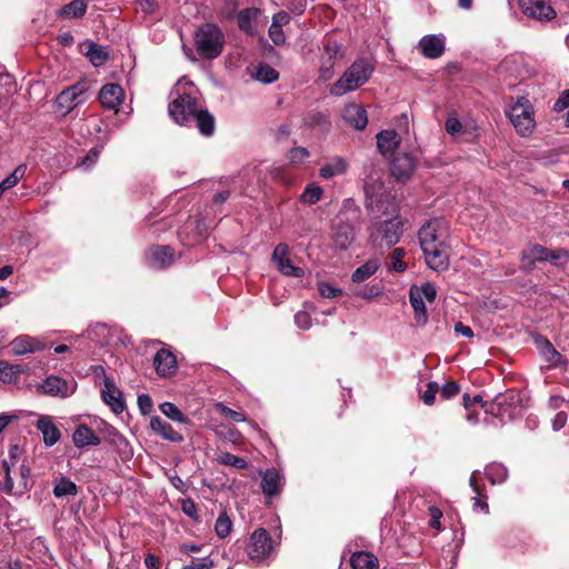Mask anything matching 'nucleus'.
I'll return each mask as SVG.
<instances>
[{
  "instance_id": "nucleus-1",
  "label": "nucleus",
  "mask_w": 569,
  "mask_h": 569,
  "mask_svg": "<svg viewBox=\"0 0 569 569\" xmlns=\"http://www.w3.org/2000/svg\"><path fill=\"white\" fill-rule=\"evenodd\" d=\"M192 84L178 81L174 88L177 97L169 104V114L180 126H194L201 134L211 136L214 131V119L197 103Z\"/></svg>"
},
{
  "instance_id": "nucleus-2",
  "label": "nucleus",
  "mask_w": 569,
  "mask_h": 569,
  "mask_svg": "<svg viewBox=\"0 0 569 569\" xmlns=\"http://www.w3.org/2000/svg\"><path fill=\"white\" fill-rule=\"evenodd\" d=\"M419 242L426 262L435 271L449 267V227L442 218L427 221L419 230Z\"/></svg>"
},
{
  "instance_id": "nucleus-3",
  "label": "nucleus",
  "mask_w": 569,
  "mask_h": 569,
  "mask_svg": "<svg viewBox=\"0 0 569 569\" xmlns=\"http://www.w3.org/2000/svg\"><path fill=\"white\" fill-rule=\"evenodd\" d=\"M376 207L381 216L376 217L369 228V241L376 248L389 249L399 242L403 232L402 222L398 217L399 208L391 196L378 200Z\"/></svg>"
},
{
  "instance_id": "nucleus-4",
  "label": "nucleus",
  "mask_w": 569,
  "mask_h": 569,
  "mask_svg": "<svg viewBox=\"0 0 569 569\" xmlns=\"http://www.w3.org/2000/svg\"><path fill=\"white\" fill-rule=\"evenodd\" d=\"M373 72V64L367 59L356 60L330 87L331 96L341 97L365 84Z\"/></svg>"
},
{
  "instance_id": "nucleus-5",
  "label": "nucleus",
  "mask_w": 569,
  "mask_h": 569,
  "mask_svg": "<svg viewBox=\"0 0 569 569\" xmlns=\"http://www.w3.org/2000/svg\"><path fill=\"white\" fill-rule=\"evenodd\" d=\"M193 41L199 57L212 60L222 52L224 34L217 24L207 22L197 28Z\"/></svg>"
},
{
  "instance_id": "nucleus-6",
  "label": "nucleus",
  "mask_w": 569,
  "mask_h": 569,
  "mask_svg": "<svg viewBox=\"0 0 569 569\" xmlns=\"http://www.w3.org/2000/svg\"><path fill=\"white\" fill-rule=\"evenodd\" d=\"M506 116L516 132L523 138L530 137L536 129L535 109L526 97H518L506 110Z\"/></svg>"
},
{
  "instance_id": "nucleus-7",
  "label": "nucleus",
  "mask_w": 569,
  "mask_h": 569,
  "mask_svg": "<svg viewBox=\"0 0 569 569\" xmlns=\"http://www.w3.org/2000/svg\"><path fill=\"white\" fill-rule=\"evenodd\" d=\"M436 287L429 282L423 283L422 286H412L410 288L409 299L418 325L423 326L428 320L425 300L432 302L436 299Z\"/></svg>"
},
{
  "instance_id": "nucleus-8",
  "label": "nucleus",
  "mask_w": 569,
  "mask_h": 569,
  "mask_svg": "<svg viewBox=\"0 0 569 569\" xmlns=\"http://www.w3.org/2000/svg\"><path fill=\"white\" fill-rule=\"evenodd\" d=\"M87 91L88 87L83 82H78L62 90L56 99L57 110L61 114L67 116L78 104L83 103L87 100Z\"/></svg>"
},
{
  "instance_id": "nucleus-9",
  "label": "nucleus",
  "mask_w": 569,
  "mask_h": 569,
  "mask_svg": "<svg viewBox=\"0 0 569 569\" xmlns=\"http://www.w3.org/2000/svg\"><path fill=\"white\" fill-rule=\"evenodd\" d=\"M273 549L274 543L269 532L263 528H259L250 536L247 555L251 560L262 561L271 555Z\"/></svg>"
},
{
  "instance_id": "nucleus-10",
  "label": "nucleus",
  "mask_w": 569,
  "mask_h": 569,
  "mask_svg": "<svg viewBox=\"0 0 569 569\" xmlns=\"http://www.w3.org/2000/svg\"><path fill=\"white\" fill-rule=\"evenodd\" d=\"M342 47L336 40H327L320 56L319 79L328 81L333 77V69L337 60L342 59Z\"/></svg>"
},
{
  "instance_id": "nucleus-11",
  "label": "nucleus",
  "mask_w": 569,
  "mask_h": 569,
  "mask_svg": "<svg viewBox=\"0 0 569 569\" xmlns=\"http://www.w3.org/2000/svg\"><path fill=\"white\" fill-rule=\"evenodd\" d=\"M94 373L103 376V388L101 389V397L106 405H108L114 413H121L124 408V401L121 390L116 386L112 378L108 377L102 367H96Z\"/></svg>"
},
{
  "instance_id": "nucleus-12",
  "label": "nucleus",
  "mask_w": 569,
  "mask_h": 569,
  "mask_svg": "<svg viewBox=\"0 0 569 569\" xmlns=\"http://www.w3.org/2000/svg\"><path fill=\"white\" fill-rule=\"evenodd\" d=\"M38 390L51 397L67 398L76 392L77 382L73 378L63 379L52 375L38 386Z\"/></svg>"
},
{
  "instance_id": "nucleus-13",
  "label": "nucleus",
  "mask_w": 569,
  "mask_h": 569,
  "mask_svg": "<svg viewBox=\"0 0 569 569\" xmlns=\"http://www.w3.org/2000/svg\"><path fill=\"white\" fill-rule=\"evenodd\" d=\"M272 261L274 262L279 272L284 276L302 278L305 271L302 268L292 264L289 258V247L286 243H279L276 246L272 252Z\"/></svg>"
},
{
  "instance_id": "nucleus-14",
  "label": "nucleus",
  "mask_w": 569,
  "mask_h": 569,
  "mask_svg": "<svg viewBox=\"0 0 569 569\" xmlns=\"http://www.w3.org/2000/svg\"><path fill=\"white\" fill-rule=\"evenodd\" d=\"M416 169V160L408 152H397L391 157L390 170L397 180H408Z\"/></svg>"
},
{
  "instance_id": "nucleus-15",
  "label": "nucleus",
  "mask_w": 569,
  "mask_h": 569,
  "mask_svg": "<svg viewBox=\"0 0 569 569\" xmlns=\"http://www.w3.org/2000/svg\"><path fill=\"white\" fill-rule=\"evenodd\" d=\"M520 8L523 14L538 20H551L556 17L549 0H520Z\"/></svg>"
},
{
  "instance_id": "nucleus-16",
  "label": "nucleus",
  "mask_w": 569,
  "mask_h": 569,
  "mask_svg": "<svg viewBox=\"0 0 569 569\" xmlns=\"http://www.w3.org/2000/svg\"><path fill=\"white\" fill-rule=\"evenodd\" d=\"M418 48L423 57L428 59L440 58L446 49V37L442 33L423 36Z\"/></svg>"
},
{
  "instance_id": "nucleus-17",
  "label": "nucleus",
  "mask_w": 569,
  "mask_h": 569,
  "mask_svg": "<svg viewBox=\"0 0 569 569\" xmlns=\"http://www.w3.org/2000/svg\"><path fill=\"white\" fill-rule=\"evenodd\" d=\"M124 92L119 84L107 83L102 86L99 92V100L103 108L109 110H117L123 102Z\"/></svg>"
},
{
  "instance_id": "nucleus-18",
  "label": "nucleus",
  "mask_w": 569,
  "mask_h": 569,
  "mask_svg": "<svg viewBox=\"0 0 569 569\" xmlns=\"http://www.w3.org/2000/svg\"><path fill=\"white\" fill-rule=\"evenodd\" d=\"M355 229L349 222L340 221L333 226L332 243L339 250H347L355 241Z\"/></svg>"
},
{
  "instance_id": "nucleus-19",
  "label": "nucleus",
  "mask_w": 569,
  "mask_h": 569,
  "mask_svg": "<svg viewBox=\"0 0 569 569\" xmlns=\"http://www.w3.org/2000/svg\"><path fill=\"white\" fill-rule=\"evenodd\" d=\"M283 485V476L277 469H268L262 473L261 489L266 497L279 495Z\"/></svg>"
},
{
  "instance_id": "nucleus-20",
  "label": "nucleus",
  "mask_w": 569,
  "mask_h": 569,
  "mask_svg": "<svg viewBox=\"0 0 569 569\" xmlns=\"http://www.w3.org/2000/svg\"><path fill=\"white\" fill-rule=\"evenodd\" d=\"M147 261L152 268H167L173 261V251L169 246L151 247L147 253Z\"/></svg>"
},
{
  "instance_id": "nucleus-21",
  "label": "nucleus",
  "mask_w": 569,
  "mask_h": 569,
  "mask_svg": "<svg viewBox=\"0 0 569 569\" xmlns=\"http://www.w3.org/2000/svg\"><path fill=\"white\" fill-rule=\"evenodd\" d=\"M153 366L160 377H171L177 370V360L171 351L160 349L153 358Z\"/></svg>"
},
{
  "instance_id": "nucleus-22",
  "label": "nucleus",
  "mask_w": 569,
  "mask_h": 569,
  "mask_svg": "<svg viewBox=\"0 0 569 569\" xmlns=\"http://www.w3.org/2000/svg\"><path fill=\"white\" fill-rule=\"evenodd\" d=\"M11 352L14 356H23L34 351L43 350L46 345L38 338L19 336L11 341Z\"/></svg>"
},
{
  "instance_id": "nucleus-23",
  "label": "nucleus",
  "mask_w": 569,
  "mask_h": 569,
  "mask_svg": "<svg viewBox=\"0 0 569 569\" xmlns=\"http://www.w3.org/2000/svg\"><path fill=\"white\" fill-rule=\"evenodd\" d=\"M341 116L349 126L357 130H363L368 123L367 111L356 103L346 106Z\"/></svg>"
},
{
  "instance_id": "nucleus-24",
  "label": "nucleus",
  "mask_w": 569,
  "mask_h": 569,
  "mask_svg": "<svg viewBox=\"0 0 569 569\" xmlns=\"http://www.w3.org/2000/svg\"><path fill=\"white\" fill-rule=\"evenodd\" d=\"M36 427L42 433L43 442L47 447L54 446L61 438V432L50 416H41Z\"/></svg>"
},
{
  "instance_id": "nucleus-25",
  "label": "nucleus",
  "mask_w": 569,
  "mask_h": 569,
  "mask_svg": "<svg viewBox=\"0 0 569 569\" xmlns=\"http://www.w3.org/2000/svg\"><path fill=\"white\" fill-rule=\"evenodd\" d=\"M540 355L551 367H566L567 360L556 350V348L546 338H538L536 340Z\"/></svg>"
},
{
  "instance_id": "nucleus-26",
  "label": "nucleus",
  "mask_w": 569,
  "mask_h": 569,
  "mask_svg": "<svg viewBox=\"0 0 569 569\" xmlns=\"http://www.w3.org/2000/svg\"><path fill=\"white\" fill-rule=\"evenodd\" d=\"M149 426L154 433L164 440L171 442H181L183 440V436L180 432L176 431L171 425L158 416L151 417Z\"/></svg>"
},
{
  "instance_id": "nucleus-27",
  "label": "nucleus",
  "mask_w": 569,
  "mask_h": 569,
  "mask_svg": "<svg viewBox=\"0 0 569 569\" xmlns=\"http://www.w3.org/2000/svg\"><path fill=\"white\" fill-rule=\"evenodd\" d=\"M72 441L79 449L100 445V438L87 425H79L72 433Z\"/></svg>"
},
{
  "instance_id": "nucleus-28",
  "label": "nucleus",
  "mask_w": 569,
  "mask_h": 569,
  "mask_svg": "<svg viewBox=\"0 0 569 569\" xmlns=\"http://www.w3.org/2000/svg\"><path fill=\"white\" fill-rule=\"evenodd\" d=\"M400 139L395 130H383L377 134V147L385 157L395 156Z\"/></svg>"
},
{
  "instance_id": "nucleus-29",
  "label": "nucleus",
  "mask_w": 569,
  "mask_h": 569,
  "mask_svg": "<svg viewBox=\"0 0 569 569\" xmlns=\"http://www.w3.org/2000/svg\"><path fill=\"white\" fill-rule=\"evenodd\" d=\"M378 258L369 259L367 262L358 267L351 274V279L356 283H361L375 274L380 268Z\"/></svg>"
},
{
  "instance_id": "nucleus-30",
  "label": "nucleus",
  "mask_w": 569,
  "mask_h": 569,
  "mask_svg": "<svg viewBox=\"0 0 569 569\" xmlns=\"http://www.w3.org/2000/svg\"><path fill=\"white\" fill-rule=\"evenodd\" d=\"M52 492L56 498L74 497L78 495V487L68 477L60 476L56 480Z\"/></svg>"
},
{
  "instance_id": "nucleus-31",
  "label": "nucleus",
  "mask_w": 569,
  "mask_h": 569,
  "mask_svg": "<svg viewBox=\"0 0 569 569\" xmlns=\"http://www.w3.org/2000/svg\"><path fill=\"white\" fill-rule=\"evenodd\" d=\"M346 169L347 162L345 161V159L337 157L332 159L330 162L323 164L319 170V174L325 179H330L336 176L345 173Z\"/></svg>"
},
{
  "instance_id": "nucleus-32",
  "label": "nucleus",
  "mask_w": 569,
  "mask_h": 569,
  "mask_svg": "<svg viewBox=\"0 0 569 569\" xmlns=\"http://www.w3.org/2000/svg\"><path fill=\"white\" fill-rule=\"evenodd\" d=\"M23 372L20 365H11L4 360H0V381L3 383L17 382L19 376Z\"/></svg>"
},
{
  "instance_id": "nucleus-33",
  "label": "nucleus",
  "mask_w": 569,
  "mask_h": 569,
  "mask_svg": "<svg viewBox=\"0 0 569 569\" xmlns=\"http://www.w3.org/2000/svg\"><path fill=\"white\" fill-rule=\"evenodd\" d=\"M352 569H378L377 559L369 552L359 551L351 556Z\"/></svg>"
},
{
  "instance_id": "nucleus-34",
  "label": "nucleus",
  "mask_w": 569,
  "mask_h": 569,
  "mask_svg": "<svg viewBox=\"0 0 569 569\" xmlns=\"http://www.w3.org/2000/svg\"><path fill=\"white\" fill-rule=\"evenodd\" d=\"M485 475L492 485H497L507 480L508 470L503 465L492 462L486 467Z\"/></svg>"
},
{
  "instance_id": "nucleus-35",
  "label": "nucleus",
  "mask_w": 569,
  "mask_h": 569,
  "mask_svg": "<svg viewBox=\"0 0 569 569\" xmlns=\"http://www.w3.org/2000/svg\"><path fill=\"white\" fill-rule=\"evenodd\" d=\"M86 56L94 67L102 66L108 59V53L104 48L94 42L88 43Z\"/></svg>"
},
{
  "instance_id": "nucleus-36",
  "label": "nucleus",
  "mask_w": 569,
  "mask_h": 569,
  "mask_svg": "<svg viewBox=\"0 0 569 569\" xmlns=\"http://www.w3.org/2000/svg\"><path fill=\"white\" fill-rule=\"evenodd\" d=\"M26 171L27 166L20 164L0 182V198L2 197L6 190L11 189L18 184V182L23 178Z\"/></svg>"
},
{
  "instance_id": "nucleus-37",
  "label": "nucleus",
  "mask_w": 569,
  "mask_h": 569,
  "mask_svg": "<svg viewBox=\"0 0 569 569\" xmlns=\"http://www.w3.org/2000/svg\"><path fill=\"white\" fill-rule=\"evenodd\" d=\"M257 16H258V10L254 8L241 10L238 13L239 28L247 33H253L252 21L257 18Z\"/></svg>"
},
{
  "instance_id": "nucleus-38",
  "label": "nucleus",
  "mask_w": 569,
  "mask_h": 569,
  "mask_svg": "<svg viewBox=\"0 0 569 569\" xmlns=\"http://www.w3.org/2000/svg\"><path fill=\"white\" fill-rule=\"evenodd\" d=\"M548 251L549 249L545 246L538 243L530 244L522 251L520 259L533 258L536 262H545L548 258Z\"/></svg>"
},
{
  "instance_id": "nucleus-39",
  "label": "nucleus",
  "mask_w": 569,
  "mask_h": 569,
  "mask_svg": "<svg viewBox=\"0 0 569 569\" xmlns=\"http://www.w3.org/2000/svg\"><path fill=\"white\" fill-rule=\"evenodd\" d=\"M159 410L162 415L169 418L172 421H177L180 423H187L188 418L182 413V411L172 402L166 401L159 406Z\"/></svg>"
},
{
  "instance_id": "nucleus-40",
  "label": "nucleus",
  "mask_w": 569,
  "mask_h": 569,
  "mask_svg": "<svg viewBox=\"0 0 569 569\" xmlns=\"http://www.w3.org/2000/svg\"><path fill=\"white\" fill-rule=\"evenodd\" d=\"M278 77V71L267 63L259 64L253 73V78L262 83H272Z\"/></svg>"
},
{
  "instance_id": "nucleus-41",
  "label": "nucleus",
  "mask_w": 569,
  "mask_h": 569,
  "mask_svg": "<svg viewBox=\"0 0 569 569\" xmlns=\"http://www.w3.org/2000/svg\"><path fill=\"white\" fill-rule=\"evenodd\" d=\"M305 123L310 128H319L322 131H328L331 127L329 118L321 112H312L305 119Z\"/></svg>"
},
{
  "instance_id": "nucleus-42",
  "label": "nucleus",
  "mask_w": 569,
  "mask_h": 569,
  "mask_svg": "<svg viewBox=\"0 0 569 569\" xmlns=\"http://www.w3.org/2000/svg\"><path fill=\"white\" fill-rule=\"evenodd\" d=\"M232 530V521L227 511H221L216 520L214 531L219 538H226Z\"/></svg>"
},
{
  "instance_id": "nucleus-43",
  "label": "nucleus",
  "mask_w": 569,
  "mask_h": 569,
  "mask_svg": "<svg viewBox=\"0 0 569 569\" xmlns=\"http://www.w3.org/2000/svg\"><path fill=\"white\" fill-rule=\"evenodd\" d=\"M323 190L316 183H310L306 187L300 196V201L305 204H313L321 199Z\"/></svg>"
},
{
  "instance_id": "nucleus-44",
  "label": "nucleus",
  "mask_w": 569,
  "mask_h": 569,
  "mask_svg": "<svg viewBox=\"0 0 569 569\" xmlns=\"http://www.w3.org/2000/svg\"><path fill=\"white\" fill-rule=\"evenodd\" d=\"M87 4L83 0H73L63 8L67 17L80 18L86 13Z\"/></svg>"
},
{
  "instance_id": "nucleus-45",
  "label": "nucleus",
  "mask_w": 569,
  "mask_h": 569,
  "mask_svg": "<svg viewBox=\"0 0 569 569\" xmlns=\"http://www.w3.org/2000/svg\"><path fill=\"white\" fill-rule=\"evenodd\" d=\"M547 261L555 267H562L569 261V252L566 249H556L548 251Z\"/></svg>"
},
{
  "instance_id": "nucleus-46",
  "label": "nucleus",
  "mask_w": 569,
  "mask_h": 569,
  "mask_svg": "<svg viewBox=\"0 0 569 569\" xmlns=\"http://www.w3.org/2000/svg\"><path fill=\"white\" fill-rule=\"evenodd\" d=\"M445 128L446 131L452 137H458L465 132L462 123L455 114H449L446 120Z\"/></svg>"
},
{
  "instance_id": "nucleus-47",
  "label": "nucleus",
  "mask_w": 569,
  "mask_h": 569,
  "mask_svg": "<svg viewBox=\"0 0 569 569\" xmlns=\"http://www.w3.org/2000/svg\"><path fill=\"white\" fill-rule=\"evenodd\" d=\"M216 409L219 410L224 417L229 418L234 422L246 421V416L242 412L236 411L221 402L214 405Z\"/></svg>"
},
{
  "instance_id": "nucleus-48",
  "label": "nucleus",
  "mask_w": 569,
  "mask_h": 569,
  "mask_svg": "<svg viewBox=\"0 0 569 569\" xmlns=\"http://www.w3.org/2000/svg\"><path fill=\"white\" fill-rule=\"evenodd\" d=\"M219 460L221 463L226 466H232L238 469H244L248 466V462L243 458L237 457L228 452L220 456Z\"/></svg>"
},
{
  "instance_id": "nucleus-49",
  "label": "nucleus",
  "mask_w": 569,
  "mask_h": 569,
  "mask_svg": "<svg viewBox=\"0 0 569 569\" xmlns=\"http://www.w3.org/2000/svg\"><path fill=\"white\" fill-rule=\"evenodd\" d=\"M403 256H405V250L401 248H396L392 251L391 267L396 272H403L407 268V264L402 260Z\"/></svg>"
},
{
  "instance_id": "nucleus-50",
  "label": "nucleus",
  "mask_w": 569,
  "mask_h": 569,
  "mask_svg": "<svg viewBox=\"0 0 569 569\" xmlns=\"http://www.w3.org/2000/svg\"><path fill=\"white\" fill-rule=\"evenodd\" d=\"M439 392V385L436 381H430L427 385V390L423 391L421 399L428 406H431L436 400V395Z\"/></svg>"
},
{
  "instance_id": "nucleus-51",
  "label": "nucleus",
  "mask_w": 569,
  "mask_h": 569,
  "mask_svg": "<svg viewBox=\"0 0 569 569\" xmlns=\"http://www.w3.org/2000/svg\"><path fill=\"white\" fill-rule=\"evenodd\" d=\"M295 323L301 330H308L312 326L311 316L307 311H298L295 315Z\"/></svg>"
},
{
  "instance_id": "nucleus-52",
  "label": "nucleus",
  "mask_w": 569,
  "mask_h": 569,
  "mask_svg": "<svg viewBox=\"0 0 569 569\" xmlns=\"http://www.w3.org/2000/svg\"><path fill=\"white\" fill-rule=\"evenodd\" d=\"M288 157L292 163H299L309 157V151L305 147H295L289 151Z\"/></svg>"
},
{
  "instance_id": "nucleus-53",
  "label": "nucleus",
  "mask_w": 569,
  "mask_h": 569,
  "mask_svg": "<svg viewBox=\"0 0 569 569\" xmlns=\"http://www.w3.org/2000/svg\"><path fill=\"white\" fill-rule=\"evenodd\" d=\"M138 407L142 415H149L153 409V402L149 395L141 393L138 396Z\"/></svg>"
},
{
  "instance_id": "nucleus-54",
  "label": "nucleus",
  "mask_w": 569,
  "mask_h": 569,
  "mask_svg": "<svg viewBox=\"0 0 569 569\" xmlns=\"http://www.w3.org/2000/svg\"><path fill=\"white\" fill-rule=\"evenodd\" d=\"M460 391V387L457 382L450 381L439 388V392L443 399H450Z\"/></svg>"
},
{
  "instance_id": "nucleus-55",
  "label": "nucleus",
  "mask_w": 569,
  "mask_h": 569,
  "mask_svg": "<svg viewBox=\"0 0 569 569\" xmlns=\"http://www.w3.org/2000/svg\"><path fill=\"white\" fill-rule=\"evenodd\" d=\"M181 510L186 516H188L194 520L198 519L197 507L192 499H190V498L182 499L181 500Z\"/></svg>"
},
{
  "instance_id": "nucleus-56",
  "label": "nucleus",
  "mask_w": 569,
  "mask_h": 569,
  "mask_svg": "<svg viewBox=\"0 0 569 569\" xmlns=\"http://www.w3.org/2000/svg\"><path fill=\"white\" fill-rule=\"evenodd\" d=\"M318 290L320 296L323 298H335L341 293L340 289L327 282H320Z\"/></svg>"
},
{
  "instance_id": "nucleus-57",
  "label": "nucleus",
  "mask_w": 569,
  "mask_h": 569,
  "mask_svg": "<svg viewBox=\"0 0 569 569\" xmlns=\"http://www.w3.org/2000/svg\"><path fill=\"white\" fill-rule=\"evenodd\" d=\"M269 37L272 42L277 46L284 43L286 37L282 31V27H278L276 24H271L269 28Z\"/></svg>"
},
{
  "instance_id": "nucleus-58",
  "label": "nucleus",
  "mask_w": 569,
  "mask_h": 569,
  "mask_svg": "<svg viewBox=\"0 0 569 569\" xmlns=\"http://www.w3.org/2000/svg\"><path fill=\"white\" fill-rule=\"evenodd\" d=\"M2 467L4 469L6 476H4V483H3V490L8 493H12L13 490V481L10 476V465L7 460H3Z\"/></svg>"
},
{
  "instance_id": "nucleus-59",
  "label": "nucleus",
  "mask_w": 569,
  "mask_h": 569,
  "mask_svg": "<svg viewBox=\"0 0 569 569\" xmlns=\"http://www.w3.org/2000/svg\"><path fill=\"white\" fill-rule=\"evenodd\" d=\"M212 566V560L209 558H202L193 561L191 565L186 566L183 569H211Z\"/></svg>"
},
{
  "instance_id": "nucleus-60",
  "label": "nucleus",
  "mask_w": 569,
  "mask_h": 569,
  "mask_svg": "<svg viewBox=\"0 0 569 569\" xmlns=\"http://www.w3.org/2000/svg\"><path fill=\"white\" fill-rule=\"evenodd\" d=\"M289 21H290V14L286 11H279L276 14H273L271 24H276L278 27H283V26L288 24Z\"/></svg>"
},
{
  "instance_id": "nucleus-61",
  "label": "nucleus",
  "mask_w": 569,
  "mask_h": 569,
  "mask_svg": "<svg viewBox=\"0 0 569 569\" xmlns=\"http://www.w3.org/2000/svg\"><path fill=\"white\" fill-rule=\"evenodd\" d=\"M100 154V150L98 148H92L89 153L83 158L82 166L90 167L93 164Z\"/></svg>"
},
{
  "instance_id": "nucleus-62",
  "label": "nucleus",
  "mask_w": 569,
  "mask_h": 569,
  "mask_svg": "<svg viewBox=\"0 0 569 569\" xmlns=\"http://www.w3.org/2000/svg\"><path fill=\"white\" fill-rule=\"evenodd\" d=\"M567 422V413L563 411H560L556 415V417L552 420V428L553 430H560Z\"/></svg>"
},
{
  "instance_id": "nucleus-63",
  "label": "nucleus",
  "mask_w": 569,
  "mask_h": 569,
  "mask_svg": "<svg viewBox=\"0 0 569 569\" xmlns=\"http://www.w3.org/2000/svg\"><path fill=\"white\" fill-rule=\"evenodd\" d=\"M455 331H456L457 333H460V335H461V336H463V337H467V338H471V337H473V331H472V329H471L470 327H468V326H465V325H463V323H461V322H457V323L455 325Z\"/></svg>"
},
{
  "instance_id": "nucleus-64",
  "label": "nucleus",
  "mask_w": 569,
  "mask_h": 569,
  "mask_svg": "<svg viewBox=\"0 0 569 569\" xmlns=\"http://www.w3.org/2000/svg\"><path fill=\"white\" fill-rule=\"evenodd\" d=\"M430 513H431V521H430L431 527L439 528L440 518L442 516L441 511L438 508H430Z\"/></svg>"
}]
</instances>
